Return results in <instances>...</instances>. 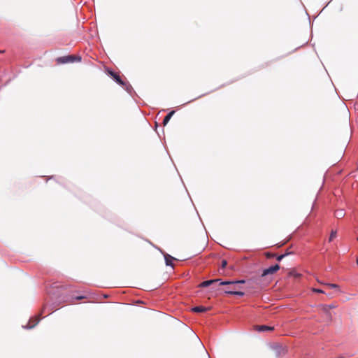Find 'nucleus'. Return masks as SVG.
Returning <instances> with one entry per match:
<instances>
[{
    "instance_id": "nucleus-1",
    "label": "nucleus",
    "mask_w": 358,
    "mask_h": 358,
    "mask_svg": "<svg viewBox=\"0 0 358 358\" xmlns=\"http://www.w3.org/2000/svg\"><path fill=\"white\" fill-rule=\"evenodd\" d=\"M108 73L111 78L120 85L124 87V90L130 94L133 92L132 86L129 83L123 81L120 75L112 70H107Z\"/></svg>"
},
{
    "instance_id": "nucleus-2",
    "label": "nucleus",
    "mask_w": 358,
    "mask_h": 358,
    "mask_svg": "<svg viewBox=\"0 0 358 358\" xmlns=\"http://www.w3.org/2000/svg\"><path fill=\"white\" fill-rule=\"evenodd\" d=\"M81 59H82V57L79 55L76 56V55H69L58 57L57 59V62L58 64H67V63H73L75 62H80Z\"/></svg>"
},
{
    "instance_id": "nucleus-3",
    "label": "nucleus",
    "mask_w": 358,
    "mask_h": 358,
    "mask_svg": "<svg viewBox=\"0 0 358 358\" xmlns=\"http://www.w3.org/2000/svg\"><path fill=\"white\" fill-rule=\"evenodd\" d=\"M280 269V265L278 264H275L273 266H271L268 268H264L262 271V273L261 275L262 277H265L270 274H273L277 272Z\"/></svg>"
},
{
    "instance_id": "nucleus-4",
    "label": "nucleus",
    "mask_w": 358,
    "mask_h": 358,
    "mask_svg": "<svg viewBox=\"0 0 358 358\" xmlns=\"http://www.w3.org/2000/svg\"><path fill=\"white\" fill-rule=\"evenodd\" d=\"M158 250L163 254L164 257L165 264L167 266H171L173 268V261L175 259L174 257L171 256L170 255L164 252L160 248H158Z\"/></svg>"
},
{
    "instance_id": "nucleus-5",
    "label": "nucleus",
    "mask_w": 358,
    "mask_h": 358,
    "mask_svg": "<svg viewBox=\"0 0 358 358\" xmlns=\"http://www.w3.org/2000/svg\"><path fill=\"white\" fill-rule=\"evenodd\" d=\"M272 349L273 350H275V356L277 358H279L280 357L281 354L285 353V348L282 345H278V344H275V345H273Z\"/></svg>"
},
{
    "instance_id": "nucleus-6",
    "label": "nucleus",
    "mask_w": 358,
    "mask_h": 358,
    "mask_svg": "<svg viewBox=\"0 0 358 358\" xmlns=\"http://www.w3.org/2000/svg\"><path fill=\"white\" fill-rule=\"evenodd\" d=\"M224 293L227 295H236L238 296H243L245 295V292L236 291V289H224Z\"/></svg>"
},
{
    "instance_id": "nucleus-7",
    "label": "nucleus",
    "mask_w": 358,
    "mask_h": 358,
    "mask_svg": "<svg viewBox=\"0 0 358 358\" xmlns=\"http://www.w3.org/2000/svg\"><path fill=\"white\" fill-rule=\"evenodd\" d=\"M35 320V322H34V324L30 325V324H29V322L27 325H25V326H22V327H23L24 329H33V328H34V327H35V326H36V325L39 322V321L41 320L40 315H38V316L37 317H36V318H32V317H31V318H30L29 322H30V321H31V320Z\"/></svg>"
},
{
    "instance_id": "nucleus-8",
    "label": "nucleus",
    "mask_w": 358,
    "mask_h": 358,
    "mask_svg": "<svg viewBox=\"0 0 358 358\" xmlns=\"http://www.w3.org/2000/svg\"><path fill=\"white\" fill-rule=\"evenodd\" d=\"M208 310H210L209 307H205L202 306H198L192 308V310L194 313H204Z\"/></svg>"
},
{
    "instance_id": "nucleus-9",
    "label": "nucleus",
    "mask_w": 358,
    "mask_h": 358,
    "mask_svg": "<svg viewBox=\"0 0 358 358\" xmlns=\"http://www.w3.org/2000/svg\"><path fill=\"white\" fill-rule=\"evenodd\" d=\"M217 280H205V281H203L202 282H201L199 284V287H209L212 285H213L214 283H215L217 282Z\"/></svg>"
},
{
    "instance_id": "nucleus-10",
    "label": "nucleus",
    "mask_w": 358,
    "mask_h": 358,
    "mask_svg": "<svg viewBox=\"0 0 358 358\" xmlns=\"http://www.w3.org/2000/svg\"><path fill=\"white\" fill-rule=\"evenodd\" d=\"M175 110H171L168 114L164 117L163 120V124L166 125L170 121L172 116L174 115Z\"/></svg>"
},
{
    "instance_id": "nucleus-11",
    "label": "nucleus",
    "mask_w": 358,
    "mask_h": 358,
    "mask_svg": "<svg viewBox=\"0 0 358 358\" xmlns=\"http://www.w3.org/2000/svg\"><path fill=\"white\" fill-rule=\"evenodd\" d=\"M273 329V327L267 326V325H261L257 327V330L259 331H271Z\"/></svg>"
},
{
    "instance_id": "nucleus-12",
    "label": "nucleus",
    "mask_w": 358,
    "mask_h": 358,
    "mask_svg": "<svg viewBox=\"0 0 358 358\" xmlns=\"http://www.w3.org/2000/svg\"><path fill=\"white\" fill-rule=\"evenodd\" d=\"M335 216L338 219L343 218L345 216V213L343 209L337 210L335 212Z\"/></svg>"
},
{
    "instance_id": "nucleus-13",
    "label": "nucleus",
    "mask_w": 358,
    "mask_h": 358,
    "mask_svg": "<svg viewBox=\"0 0 358 358\" xmlns=\"http://www.w3.org/2000/svg\"><path fill=\"white\" fill-rule=\"evenodd\" d=\"M68 296H66V295H59L58 296V297L57 298V301L59 302V303H62V302H66L68 301Z\"/></svg>"
},
{
    "instance_id": "nucleus-14",
    "label": "nucleus",
    "mask_w": 358,
    "mask_h": 358,
    "mask_svg": "<svg viewBox=\"0 0 358 358\" xmlns=\"http://www.w3.org/2000/svg\"><path fill=\"white\" fill-rule=\"evenodd\" d=\"M290 254H292V252H285V253H284L282 255H275V257L276 258L277 261L280 262L283 258H285V257H287V255H289Z\"/></svg>"
},
{
    "instance_id": "nucleus-15",
    "label": "nucleus",
    "mask_w": 358,
    "mask_h": 358,
    "mask_svg": "<svg viewBox=\"0 0 358 358\" xmlns=\"http://www.w3.org/2000/svg\"><path fill=\"white\" fill-rule=\"evenodd\" d=\"M231 280H220V285H231Z\"/></svg>"
},
{
    "instance_id": "nucleus-16",
    "label": "nucleus",
    "mask_w": 358,
    "mask_h": 358,
    "mask_svg": "<svg viewBox=\"0 0 358 358\" xmlns=\"http://www.w3.org/2000/svg\"><path fill=\"white\" fill-rule=\"evenodd\" d=\"M336 231H332L331 234H330V237H329V242H331L334 238H335L336 236Z\"/></svg>"
},
{
    "instance_id": "nucleus-17",
    "label": "nucleus",
    "mask_w": 358,
    "mask_h": 358,
    "mask_svg": "<svg viewBox=\"0 0 358 358\" xmlns=\"http://www.w3.org/2000/svg\"><path fill=\"white\" fill-rule=\"evenodd\" d=\"M73 299L76 300H81V299H86V296H83V295H80V296H75Z\"/></svg>"
},
{
    "instance_id": "nucleus-18",
    "label": "nucleus",
    "mask_w": 358,
    "mask_h": 358,
    "mask_svg": "<svg viewBox=\"0 0 358 358\" xmlns=\"http://www.w3.org/2000/svg\"><path fill=\"white\" fill-rule=\"evenodd\" d=\"M227 260L223 259V260L222 261L221 267H222V268H224L226 267V266H227Z\"/></svg>"
},
{
    "instance_id": "nucleus-19",
    "label": "nucleus",
    "mask_w": 358,
    "mask_h": 358,
    "mask_svg": "<svg viewBox=\"0 0 358 358\" xmlns=\"http://www.w3.org/2000/svg\"><path fill=\"white\" fill-rule=\"evenodd\" d=\"M313 292L316 293H324V292L322 289L318 288L313 289Z\"/></svg>"
},
{
    "instance_id": "nucleus-20",
    "label": "nucleus",
    "mask_w": 358,
    "mask_h": 358,
    "mask_svg": "<svg viewBox=\"0 0 358 358\" xmlns=\"http://www.w3.org/2000/svg\"><path fill=\"white\" fill-rule=\"evenodd\" d=\"M266 256L267 258H273V257H275V255L268 252V253H266Z\"/></svg>"
},
{
    "instance_id": "nucleus-21",
    "label": "nucleus",
    "mask_w": 358,
    "mask_h": 358,
    "mask_svg": "<svg viewBox=\"0 0 358 358\" xmlns=\"http://www.w3.org/2000/svg\"><path fill=\"white\" fill-rule=\"evenodd\" d=\"M328 286H329L331 288H338V285L336 284L330 283L328 284Z\"/></svg>"
},
{
    "instance_id": "nucleus-22",
    "label": "nucleus",
    "mask_w": 358,
    "mask_h": 358,
    "mask_svg": "<svg viewBox=\"0 0 358 358\" xmlns=\"http://www.w3.org/2000/svg\"><path fill=\"white\" fill-rule=\"evenodd\" d=\"M323 310H324L325 313H328V314H329V308H328V307H327V305H324V306H323Z\"/></svg>"
},
{
    "instance_id": "nucleus-23",
    "label": "nucleus",
    "mask_w": 358,
    "mask_h": 358,
    "mask_svg": "<svg viewBox=\"0 0 358 358\" xmlns=\"http://www.w3.org/2000/svg\"><path fill=\"white\" fill-rule=\"evenodd\" d=\"M202 96H203V95L199 96L198 97H196V98H195V99H192V100H190V101H187V103H185V104H187V103H191L192 101H194V100H196V99H199V98L201 97Z\"/></svg>"
},
{
    "instance_id": "nucleus-24",
    "label": "nucleus",
    "mask_w": 358,
    "mask_h": 358,
    "mask_svg": "<svg viewBox=\"0 0 358 358\" xmlns=\"http://www.w3.org/2000/svg\"><path fill=\"white\" fill-rule=\"evenodd\" d=\"M237 282H238L239 284H244L245 282V280H238Z\"/></svg>"
},
{
    "instance_id": "nucleus-25",
    "label": "nucleus",
    "mask_w": 358,
    "mask_h": 358,
    "mask_svg": "<svg viewBox=\"0 0 358 358\" xmlns=\"http://www.w3.org/2000/svg\"><path fill=\"white\" fill-rule=\"evenodd\" d=\"M231 281H232V285H235L239 284L238 282H237V280H231Z\"/></svg>"
},
{
    "instance_id": "nucleus-26",
    "label": "nucleus",
    "mask_w": 358,
    "mask_h": 358,
    "mask_svg": "<svg viewBox=\"0 0 358 358\" xmlns=\"http://www.w3.org/2000/svg\"><path fill=\"white\" fill-rule=\"evenodd\" d=\"M327 306L328 308H329V310L331 309V308H334L335 307L334 305H333V304L327 305Z\"/></svg>"
},
{
    "instance_id": "nucleus-27",
    "label": "nucleus",
    "mask_w": 358,
    "mask_h": 358,
    "mask_svg": "<svg viewBox=\"0 0 358 358\" xmlns=\"http://www.w3.org/2000/svg\"><path fill=\"white\" fill-rule=\"evenodd\" d=\"M215 280H217V282H219V283L220 282V280H222V279H220V278H216Z\"/></svg>"
},
{
    "instance_id": "nucleus-28",
    "label": "nucleus",
    "mask_w": 358,
    "mask_h": 358,
    "mask_svg": "<svg viewBox=\"0 0 358 358\" xmlns=\"http://www.w3.org/2000/svg\"><path fill=\"white\" fill-rule=\"evenodd\" d=\"M225 289H235V288L231 289V287L226 288Z\"/></svg>"
},
{
    "instance_id": "nucleus-29",
    "label": "nucleus",
    "mask_w": 358,
    "mask_h": 358,
    "mask_svg": "<svg viewBox=\"0 0 358 358\" xmlns=\"http://www.w3.org/2000/svg\"><path fill=\"white\" fill-rule=\"evenodd\" d=\"M103 297H104V298H108V296L107 294H105V295L103 296Z\"/></svg>"
},
{
    "instance_id": "nucleus-30",
    "label": "nucleus",
    "mask_w": 358,
    "mask_h": 358,
    "mask_svg": "<svg viewBox=\"0 0 358 358\" xmlns=\"http://www.w3.org/2000/svg\"><path fill=\"white\" fill-rule=\"evenodd\" d=\"M52 178H55V176H51L49 179H52Z\"/></svg>"
},
{
    "instance_id": "nucleus-31",
    "label": "nucleus",
    "mask_w": 358,
    "mask_h": 358,
    "mask_svg": "<svg viewBox=\"0 0 358 358\" xmlns=\"http://www.w3.org/2000/svg\"><path fill=\"white\" fill-rule=\"evenodd\" d=\"M356 263H357V264L358 265V258H357V260H356Z\"/></svg>"
},
{
    "instance_id": "nucleus-32",
    "label": "nucleus",
    "mask_w": 358,
    "mask_h": 358,
    "mask_svg": "<svg viewBox=\"0 0 358 358\" xmlns=\"http://www.w3.org/2000/svg\"><path fill=\"white\" fill-rule=\"evenodd\" d=\"M339 358H344V357H339Z\"/></svg>"
},
{
    "instance_id": "nucleus-33",
    "label": "nucleus",
    "mask_w": 358,
    "mask_h": 358,
    "mask_svg": "<svg viewBox=\"0 0 358 358\" xmlns=\"http://www.w3.org/2000/svg\"><path fill=\"white\" fill-rule=\"evenodd\" d=\"M208 358H210L209 355H208Z\"/></svg>"
},
{
    "instance_id": "nucleus-34",
    "label": "nucleus",
    "mask_w": 358,
    "mask_h": 358,
    "mask_svg": "<svg viewBox=\"0 0 358 358\" xmlns=\"http://www.w3.org/2000/svg\"><path fill=\"white\" fill-rule=\"evenodd\" d=\"M357 240H358V238H357Z\"/></svg>"
}]
</instances>
